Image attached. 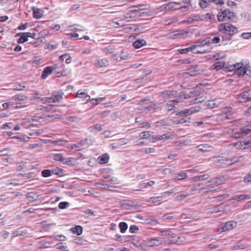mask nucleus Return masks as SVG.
<instances>
[{
  "mask_svg": "<svg viewBox=\"0 0 251 251\" xmlns=\"http://www.w3.org/2000/svg\"><path fill=\"white\" fill-rule=\"evenodd\" d=\"M64 93L62 90L54 91L52 93L50 97L41 98L33 97L32 100H40L43 103H57L59 102L63 98Z\"/></svg>",
  "mask_w": 251,
  "mask_h": 251,
  "instance_id": "f257e3e1",
  "label": "nucleus"
},
{
  "mask_svg": "<svg viewBox=\"0 0 251 251\" xmlns=\"http://www.w3.org/2000/svg\"><path fill=\"white\" fill-rule=\"evenodd\" d=\"M218 29L219 31L223 32L224 33L228 34L231 33L233 35L238 31V29L236 26L228 23L219 24L218 26Z\"/></svg>",
  "mask_w": 251,
  "mask_h": 251,
  "instance_id": "f03ea898",
  "label": "nucleus"
},
{
  "mask_svg": "<svg viewBox=\"0 0 251 251\" xmlns=\"http://www.w3.org/2000/svg\"><path fill=\"white\" fill-rule=\"evenodd\" d=\"M243 156H237L233 157L231 159H224L223 158H221V159H217L215 162H219L224 165L225 166H227L231 165L233 164H234L235 163L241 162L243 161Z\"/></svg>",
  "mask_w": 251,
  "mask_h": 251,
  "instance_id": "7ed1b4c3",
  "label": "nucleus"
},
{
  "mask_svg": "<svg viewBox=\"0 0 251 251\" xmlns=\"http://www.w3.org/2000/svg\"><path fill=\"white\" fill-rule=\"evenodd\" d=\"M232 108L231 107H226L223 109V112L224 114H221L219 115V118L220 120H231L234 118L233 116V112L231 111Z\"/></svg>",
  "mask_w": 251,
  "mask_h": 251,
  "instance_id": "20e7f679",
  "label": "nucleus"
},
{
  "mask_svg": "<svg viewBox=\"0 0 251 251\" xmlns=\"http://www.w3.org/2000/svg\"><path fill=\"white\" fill-rule=\"evenodd\" d=\"M237 100L239 102H245L251 100V90L245 91L239 94L237 97Z\"/></svg>",
  "mask_w": 251,
  "mask_h": 251,
  "instance_id": "39448f33",
  "label": "nucleus"
},
{
  "mask_svg": "<svg viewBox=\"0 0 251 251\" xmlns=\"http://www.w3.org/2000/svg\"><path fill=\"white\" fill-rule=\"evenodd\" d=\"M188 31L184 30H177L174 31L168 34L169 37L172 39L176 38H184L187 36Z\"/></svg>",
  "mask_w": 251,
  "mask_h": 251,
  "instance_id": "423d86ee",
  "label": "nucleus"
},
{
  "mask_svg": "<svg viewBox=\"0 0 251 251\" xmlns=\"http://www.w3.org/2000/svg\"><path fill=\"white\" fill-rule=\"evenodd\" d=\"M220 38L219 37H214L213 38L211 37L206 38L205 39L199 42L201 45V47L204 45L212 44H217L220 42Z\"/></svg>",
  "mask_w": 251,
  "mask_h": 251,
  "instance_id": "0eeeda50",
  "label": "nucleus"
},
{
  "mask_svg": "<svg viewBox=\"0 0 251 251\" xmlns=\"http://www.w3.org/2000/svg\"><path fill=\"white\" fill-rule=\"evenodd\" d=\"M201 47V45L199 42L196 43L195 44L189 48L186 49H179L178 50V52L180 54H184L187 53L189 51H193L194 52H201L199 50H195L197 48Z\"/></svg>",
  "mask_w": 251,
  "mask_h": 251,
  "instance_id": "6e6552de",
  "label": "nucleus"
},
{
  "mask_svg": "<svg viewBox=\"0 0 251 251\" xmlns=\"http://www.w3.org/2000/svg\"><path fill=\"white\" fill-rule=\"evenodd\" d=\"M236 223L233 221H228L225 223V225L220 228L218 231L220 232H225L234 228L236 226Z\"/></svg>",
  "mask_w": 251,
  "mask_h": 251,
  "instance_id": "1a4fd4ad",
  "label": "nucleus"
},
{
  "mask_svg": "<svg viewBox=\"0 0 251 251\" xmlns=\"http://www.w3.org/2000/svg\"><path fill=\"white\" fill-rule=\"evenodd\" d=\"M251 136V129L247 127H243L240 128V131L234 133V137L236 138L242 137L245 135Z\"/></svg>",
  "mask_w": 251,
  "mask_h": 251,
  "instance_id": "9d476101",
  "label": "nucleus"
},
{
  "mask_svg": "<svg viewBox=\"0 0 251 251\" xmlns=\"http://www.w3.org/2000/svg\"><path fill=\"white\" fill-rule=\"evenodd\" d=\"M31 33L29 32H21L17 33L15 35V37H20V38L18 40V43H23L27 41L28 40V37H31V36L30 35Z\"/></svg>",
  "mask_w": 251,
  "mask_h": 251,
  "instance_id": "9b49d317",
  "label": "nucleus"
},
{
  "mask_svg": "<svg viewBox=\"0 0 251 251\" xmlns=\"http://www.w3.org/2000/svg\"><path fill=\"white\" fill-rule=\"evenodd\" d=\"M203 17L200 15H194L190 17L187 18V20H184L183 23H187L188 24H194L195 22L202 21Z\"/></svg>",
  "mask_w": 251,
  "mask_h": 251,
  "instance_id": "f8f14e48",
  "label": "nucleus"
},
{
  "mask_svg": "<svg viewBox=\"0 0 251 251\" xmlns=\"http://www.w3.org/2000/svg\"><path fill=\"white\" fill-rule=\"evenodd\" d=\"M109 64L108 60L106 58L96 59L95 61V66L97 68L107 67Z\"/></svg>",
  "mask_w": 251,
  "mask_h": 251,
  "instance_id": "ddd939ff",
  "label": "nucleus"
},
{
  "mask_svg": "<svg viewBox=\"0 0 251 251\" xmlns=\"http://www.w3.org/2000/svg\"><path fill=\"white\" fill-rule=\"evenodd\" d=\"M33 16L36 19H40L43 15V11L39 8L32 7Z\"/></svg>",
  "mask_w": 251,
  "mask_h": 251,
  "instance_id": "4468645a",
  "label": "nucleus"
},
{
  "mask_svg": "<svg viewBox=\"0 0 251 251\" xmlns=\"http://www.w3.org/2000/svg\"><path fill=\"white\" fill-rule=\"evenodd\" d=\"M195 148L198 151H209L212 149V147L207 144L199 145Z\"/></svg>",
  "mask_w": 251,
  "mask_h": 251,
  "instance_id": "2eb2a0df",
  "label": "nucleus"
},
{
  "mask_svg": "<svg viewBox=\"0 0 251 251\" xmlns=\"http://www.w3.org/2000/svg\"><path fill=\"white\" fill-rule=\"evenodd\" d=\"M62 173L61 169H58V172H55L53 171H51L49 170H44L42 172V176L43 177H46L51 176V174L55 175H60Z\"/></svg>",
  "mask_w": 251,
  "mask_h": 251,
  "instance_id": "dca6fc26",
  "label": "nucleus"
},
{
  "mask_svg": "<svg viewBox=\"0 0 251 251\" xmlns=\"http://www.w3.org/2000/svg\"><path fill=\"white\" fill-rule=\"evenodd\" d=\"M220 103V102L216 100H208L205 102V106L210 108H213L217 107L219 105Z\"/></svg>",
  "mask_w": 251,
  "mask_h": 251,
  "instance_id": "f3484780",
  "label": "nucleus"
},
{
  "mask_svg": "<svg viewBox=\"0 0 251 251\" xmlns=\"http://www.w3.org/2000/svg\"><path fill=\"white\" fill-rule=\"evenodd\" d=\"M53 68H55L54 67H46L43 71L42 74V77L43 79L46 78L47 76H48L51 72L53 71Z\"/></svg>",
  "mask_w": 251,
  "mask_h": 251,
  "instance_id": "a211bd4d",
  "label": "nucleus"
},
{
  "mask_svg": "<svg viewBox=\"0 0 251 251\" xmlns=\"http://www.w3.org/2000/svg\"><path fill=\"white\" fill-rule=\"evenodd\" d=\"M53 158L54 160L56 161H59L60 162H63L64 164H68L71 162L70 160H68V159L63 158L61 154H55L53 155Z\"/></svg>",
  "mask_w": 251,
  "mask_h": 251,
  "instance_id": "6ab92c4d",
  "label": "nucleus"
},
{
  "mask_svg": "<svg viewBox=\"0 0 251 251\" xmlns=\"http://www.w3.org/2000/svg\"><path fill=\"white\" fill-rule=\"evenodd\" d=\"M222 14L225 15L226 20H231L235 17V14L233 12L230 11L228 9H226L222 11Z\"/></svg>",
  "mask_w": 251,
  "mask_h": 251,
  "instance_id": "aec40b11",
  "label": "nucleus"
},
{
  "mask_svg": "<svg viewBox=\"0 0 251 251\" xmlns=\"http://www.w3.org/2000/svg\"><path fill=\"white\" fill-rule=\"evenodd\" d=\"M250 199H251V196L248 195H246V194H243V195H241L234 196L233 197L232 200H236L237 201H240L242 200H249Z\"/></svg>",
  "mask_w": 251,
  "mask_h": 251,
  "instance_id": "412c9836",
  "label": "nucleus"
},
{
  "mask_svg": "<svg viewBox=\"0 0 251 251\" xmlns=\"http://www.w3.org/2000/svg\"><path fill=\"white\" fill-rule=\"evenodd\" d=\"M146 44V42L145 40H143V39H139V40H137L135 41L133 43V46L135 49H139V48L142 47V46L145 45Z\"/></svg>",
  "mask_w": 251,
  "mask_h": 251,
  "instance_id": "4be33fe9",
  "label": "nucleus"
},
{
  "mask_svg": "<svg viewBox=\"0 0 251 251\" xmlns=\"http://www.w3.org/2000/svg\"><path fill=\"white\" fill-rule=\"evenodd\" d=\"M191 142H192L190 139H185L183 140L176 142V145L177 147H181L183 146L190 145Z\"/></svg>",
  "mask_w": 251,
  "mask_h": 251,
  "instance_id": "5701e85b",
  "label": "nucleus"
},
{
  "mask_svg": "<svg viewBox=\"0 0 251 251\" xmlns=\"http://www.w3.org/2000/svg\"><path fill=\"white\" fill-rule=\"evenodd\" d=\"M209 175L208 174H204L202 175L196 176L192 178L193 181H199L201 180H205L209 177Z\"/></svg>",
  "mask_w": 251,
  "mask_h": 251,
  "instance_id": "b1692460",
  "label": "nucleus"
},
{
  "mask_svg": "<svg viewBox=\"0 0 251 251\" xmlns=\"http://www.w3.org/2000/svg\"><path fill=\"white\" fill-rule=\"evenodd\" d=\"M109 159V156L107 153H104L98 157V160L100 164L106 163Z\"/></svg>",
  "mask_w": 251,
  "mask_h": 251,
  "instance_id": "393cba45",
  "label": "nucleus"
},
{
  "mask_svg": "<svg viewBox=\"0 0 251 251\" xmlns=\"http://www.w3.org/2000/svg\"><path fill=\"white\" fill-rule=\"evenodd\" d=\"M225 35L222 37V41L224 43V44H226L227 43L230 41L232 37L233 34L229 33L228 34L224 33Z\"/></svg>",
  "mask_w": 251,
  "mask_h": 251,
  "instance_id": "a878e982",
  "label": "nucleus"
},
{
  "mask_svg": "<svg viewBox=\"0 0 251 251\" xmlns=\"http://www.w3.org/2000/svg\"><path fill=\"white\" fill-rule=\"evenodd\" d=\"M201 16L203 17L202 21L204 20L206 21H213L215 20V15L211 13H207L205 15H201Z\"/></svg>",
  "mask_w": 251,
  "mask_h": 251,
  "instance_id": "bb28decb",
  "label": "nucleus"
},
{
  "mask_svg": "<svg viewBox=\"0 0 251 251\" xmlns=\"http://www.w3.org/2000/svg\"><path fill=\"white\" fill-rule=\"evenodd\" d=\"M243 64L241 63H237L234 65L229 66L227 68H228L229 71H234L235 73L237 71L238 69H240L241 67H242Z\"/></svg>",
  "mask_w": 251,
  "mask_h": 251,
  "instance_id": "cd10ccee",
  "label": "nucleus"
},
{
  "mask_svg": "<svg viewBox=\"0 0 251 251\" xmlns=\"http://www.w3.org/2000/svg\"><path fill=\"white\" fill-rule=\"evenodd\" d=\"M159 239H160V238H159V237L151 238L148 241V244L151 247H153L154 246H157L160 245H161L162 243H161V242L159 244H157V243H155V242H156H156L159 241Z\"/></svg>",
  "mask_w": 251,
  "mask_h": 251,
  "instance_id": "c85d7f7f",
  "label": "nucleus"
},
{
  "mask_svg": "<svg viewBox=\"0 0 251 251\" xmlns=\"http://www.w3.org/2000/svg\"><path fill=\"white\" fill-rule=\"evenodd\" d=\"M72 232L77 235H80L82 232V228L80 226H76L71 229Z\"/></svg>",
  "mask_w": 251,
  "mask_h": 251,
  "instance_id": "c756f323",
  "label": "nucleus"
},
{
  "mask_svg": "<svg viewBox=\"0 0 251 251\" xmlns=\"http://www.w3.org/2000/svg\"><path fill=\"white\" fill-rule=\"evenodd\" d=\"M171 138V136L167 134H164L161 135H156L153 137V139L156 141H160L162 140H167Z\"/></svg>",
  "mask_w": 251,
  "mask_h": 251,
  "instance_id": "7c9ffc66",
  "label": "nucleus"
},
{
  "mask_svg": "<svg viewBox=\"0 0 251 251\" xmlns=\"http://www.w3.org/2000/svg\"><path fill=\"white\" fill-rule=\"evenodd\" d=\"M175 94V92L169 90L164 91L161 93V96L165 98L174 96Z\"/></svg>",
  "mask_w": 251,
  "mask_h": 251,
  "instance_id": "2f4dec72",
  "label": "nucleus"
},
{
  "mask_svg": "<svg viewBox=\"0 0 251 251\" xmlns=\"http://www.w3.org/2000/svg\"><path fill=\"white\" fill-rule=\"evenodd\" d=\"M210 3V0H200L199 4L201 8H205Z\"/></svg>",
  "mask_w": 251,
  "mask_h": 251,
  "instance_id": "473e14b6",
  "label": "nucleus"
},
{
  "mask_svg": "<svg viewBox=\"0 0 251 251\" xmlns=\"http://www.w3.org/2000/svg\"><path fill=\"white\" fill-rule=\"evenodd\" d=\"M226 64L223 61H218V62L215 63L214 64V68L216 70H219L222 68H225V67L227 68V67H226Z\"/></svg>",
  "mask_w": 251,
  "mask_h": 251,
  "instance_id": "72a5a7b5",
  "label": "nucleus"
},
{
  "mask_svg": "<svg viewBox=\"0 0 251 251\" xmlns=\"http://www.w3.org/2000/svg\"><path fill=\"white\" fill-rule=\"evenodd\" d=\"M160 105H161V103H159L150 104L149 106H146L145 108V110H148L149 111H150V110H154L157 108H159L160 106Z\"/></svg>",
  "mask_w": 251,
  "mask_h": 251,
  "instance_id": "f704fd0d",
  "label": "nucleus"
},
{
  "mask_svg": "<svg viewBox=\"0 0 251 251\" xmlns=\"http://www.w3.org/2000/svg\"><path fill=\"white\" fill-rule=\"evenodd\" d=\"M66 120L70 122L78 123L81 121V119L75 116H69L66 118Z\"/></svg>",
  "mask_w": 251,
  "mask_h": 251,
  "instance_id": "c9c22d12",
  "label": "nucleus"
},
{
  "mask_svg": "<svg viewBox=\"0 0 251 251\" xmlns=\"http://www.w3.org/2000/svg\"><path fill=\"white\" fill-rule=\"evenodd\" d=\"M32 39H37V40L36 42H32V45H34L35 47H37L42 42V40L40 37H38V36L35 33H32Z\"/></svg>",
  "mask_w": 251,
  "mask_h": 251,
  "instance_id": "e433bc0d",
  "label": "nucleus"
},
{
  "mask_svg": "<svg viewBox=\"0 0 251 251\" xmlns=\"http://www.w3.org/2000/svg\"><path fill=\"white\" fill-rule=\"evenodd\" d=\"M149 5L147 4H139L138 5L133 6L132 7H130L129 9H132L134 8H138L139 10H145L149 9Z\"/></svg>",
  "mask_w": 251,
  "mask_h": 251,
  "instance_id": "4c0bfd02",
  "label": "nucleus"
},
{
  "mask_svg": "<svg viewBox=\"0 0 251 251\" xmlns=\"http://www.w3.org/2000/svg\"><path fill=\"white\" fill-rule=\"evenodd\" d=\"M187 175L185 172H181L176 174V176L174 178L175 180H179L185 179Z\"/></svg>",
  "mask_w": 251,
  "mask_h": 251,
  "instance_id": "58836bf2",
  "label": "nucleus"
},
{
  "mask_svg": "<svg viewBox=\"0 0 251 251\" xmlns=\"http://www.w3.org/2000/svg\"><path fill=\"white\" fill-rule=\"evenodd\" d=\"M121 60H126L130 57L129 54L126 51L122 50L120 55Z\"/></svg>",
  "mask_w": 251,
  "mask_h": 251,
  "instance_id": "ea45409f",
  "label": "nucleus"
},
{
  "mask_svg": "<svg viewBox=\"0 0 251 251\" xmlns=\"http://www.w3.org/2000/svg\"><path fill=\"white\" fill-rule=\"evenodd\" d=\"M103 125L100 124H96L94 126H91L89 127V129L90 131H92L94 129L99 131L103 129Z\"/></svg>",
  "mask_w": 251,
  "mask_h": 251,
  "instance_id": "a19ab883",
  "label": "nucleus"
},
{
  "mask_svg": "<svg viewBox=\"0 0 251 251\" xmlns=\"http://www.w3.org/2000/svg\"><path fill=\"white\" fill-rule=\"evenodd\" d=\"M247 67H241L240 69H238L237 71L235 72V74L238 75L239 76H244L245 75L246 70Z\"/></svg>",
  "mask_w": 251,
  "mask_h": 251,
  "instance_id": "79ce46f5",
  "label": "nucleus"
},
{
  "mask_svg": "<svg viewBox=\"0 0 251 251\" xmlns=\"http://www.w3.org/2000/svg\"><path fill=\"white\" fill-rule=\"evenodd\" d=\"M159 235L162 236H167L172 235L171 229H168L166 230H160L159 232Z\"/></svg>",
  "mask_w": 251,
  "mask_h": 251,
  "instance_id": "37998d69",
  "label": "nucleus"
},
{
  "mask_svg": "<svg viewBox=\"0 0 251 251\" xmlns=\"http://www.w3.org/2000/svg\"><path fill=\"white\" fill-rule=\"evenodd\" d=\"M119 226L122 233H125L127 228V225L125 222H121Z\"/></svg>",
  "mask_w": 251,
  "mask_h": 251,
  "instance_id": "c03bdc74",
  "label": "nucleus"
},
{
  "mask_svg": "<svg viewBox=\"0 0 251 251\" xmlns=\"http://www.w3.org/2000/svg\"><path fill=\"white\" fill-rule=\"evenodd\" d=\"M27 233L26 231L21 230H15L12 232L13 236L14 237H17L19 236H23Z\"/></svg>",
  "mask_w": 251,
  "mask_h": 251,
  "instance_id": "a18cd8bd",
  "label": "nucleus"
},
{
  "mask_svg": "<svg viewBox=\"0 0 251 251\" xmlns=\"http://www.w3.org/2000/svg\"><path fill=\"white\" fill-rule=\"evenodd\" d=\"M232 145L236 147V148L239 150H245L244 144L243 143V141L237 142Z\"/></svg>",
  "mask_w": 251,
  "mask_h": 251,
  "instance_id": "49530a36",
  "label": "nucleus"
},
{
  "mask_svg": "<svg viewBox=\"0 0 251 251\" xmlns=\"http://www.w3.org/2000/svg\"><path fill=\"white\" fill-rule=\"evenodd\" d=\"M190 195L189 194H181L176 197L175 199L176 201H181Z\"/></svg>",
  "mask_w": 251,
  "mask_h": 251,
  "instance_id": "de8ad7c7",
  "label": "nucleus"
},
{
  "mask_svg": "<svg viewBox=\"0 0 251 251\" xmlns=\"http://www.w3.org/2000/svg\"><path fill=\"white\" fill-rule=\"evenodd\" d=\"M200 109H201V107L199 105H196L194 107L189 108V112L190 113L191 115L199 111L200 110Z\"/></svg>",
  "mask_w": 251,
  "mask_h": 251,
  "instance_id": "09e8293b",
  "label": "nucleus"
},
{
  "mask_svg": "<svg viewBox=\"0 0 251 251\" xmlns=\"http://www.w3.org/2000/svg\"><path fill=\"white\" fill-rule=\"evenodd\" d=\"M220 181V182L222 181V178L221 177H214L213 179H211L209 180L208 182V183H209L211 185H214L215 184H217L218 181Z\"/></svg>",
  "mask_w": 251,
  "mask_h": 251,
  "instance_id": "8fccbe9b",
  "label": "nucleus"
},
{
  "mask_svg": "<svg viewBox=\"0 0 251 251\" xmlns=\"http://www.w3.org/2000/svg\"><path fill=\"white\" fill-rule=\"evenodd\" d=\"M25 99V96L20 94L16 95L12 97V100H23Z\"/></svg>",
  "mask_w": 251,
  "mask_h": 251,
  "instance_id": "3c124183",
  "label": "nucleus"
},
{
  "mask_svg": "<svg viewBox=\"0 0 251 251\" xmlns=\"http://www.w3.org/2000/svg\"><path fill=\"white\" fill-rule=\"evenodd\" d=\"M105 99V97H102V98H98L97 99H93L91 100V101L92 102V104L97 105L100 102H101L102 100H104Z\"/></svg>",
  "mask_w": 251,
  "mask_h": 251,
  "instance_id": "603ef678",
  "label": "nucleus"
},
{
  "mask_svg": "<svg viewBox=\"0 0 251 251\" xmlns=\"http://www.w3.org/2000/svg\"><path fill=\"white\" fill-rule=\"evenodd\" d=\"M70 205V203L68 202L64 201L61 202L58 205V207L60 209H63L68 207Z\"/></svg>",
  "mask_w": 251,
  "mask_h": 251,
  "instance_id": "864d4df0",
  "label": "nucleus"
},
{
  "mask_svg": "<svg viewBox=\"0 0 251 251\" xmlns=\"http://www.w3.org/2000/svg\"><path fill=\"white\" fill-rule=\"evenodd\" d=\"M56 249L61 250L62 251H69L67 246H65L62 243H58L56 245Z\"/></svg>",
  "mask_w": 251,
  "mask_h": 251,
  "instance_id": "5fc2aeb1",
  "label": "nucleus"
},
{
  "mask_svg": "<svg viewBox=\"0 0 251 251\" xmlns=\"http://www.w3.org/2000/svg\"><path fill=\"white\" fill-rule=\"evenodd\" d=\"M166 105L167 106V110L169 111L174 110L175 107V104L173 103V101H170V100L167 102Z\"/></svg>",
  "mask_w": 251,
  "mask_h": 251,
  "instance_id": "6e6d98bb",
  "label": "nucleus"
},
{
  "mask_svg": "<svg viewBox=\"0 0 251 251\" xmlns=\"http://www.w3.org/2000/svg\"><path fill=\"white\" fill-rule=\"evenodd\" d=\"M40 243L41 244V245L40 246V247H44V248H49L50 246V243L47 241L45 240H41L40 242Z\"/></svg>",
  "mask_w": 251,
  "mask_h": 251,
  "instance_id": "4d7b16f0",
  "label": "nucleus"
},
{
  "mask_svg": "<svg viewBox=\"0 0 251 251\" xmlns=\"http://www.w3.org/2000/svg\"><path fill=\"white\" fill-rule=\"evenodd\" d=\"M161 200V197H151L149 201L151 202L152 203H155L158 201H159Z\"/></svg>",
  "mask_w": 251,
  "mask_h": 251,
  "instance_id": "13d9d810",
  "label": "nucleus"
},
{
  "mask_svg": "<svg viewBox=\"0 0 251 251\" xmlns=\"http://www.w3.org/2000/svg\"><path fill=\"white\" fill-rule=\"evenodd\" d=\"M241 17L245 20L250 21L251 20V16L250 14L247 13H243L241 14Z\"/></svg>",
  "mask_w": 251,
  "mask_h": 251,
  "instance_id": "bf43d9fd",
  "label": "nucleus"
},
{
  "mask_svg": "<svg viewBox=\"0 0 251 251\" xmlns=\"http://www.w3.org/2000/svg\"><path fill=\"white\" fill-rule=\"evenodd\" d=\"M243 143L244 144L245 150L251 148V141L244 140Z\"/></svg>",
  "mask_w": 251,
  "mask_h": 251,
  "instance_id": "052dcab7",
  "label": "nucleus"
},
{
  "mask_svg": "<svg viewBox=\"0 0 251 251\" xmlns=\"http://www.w3.org/2000/svg\"><path fill=\"white\" fill-rule=\"evenodd\" d=\"M229 196V195L228 194H224L217 196L216 198H217L218 201H221L225 198H228Z\"/></svg>",
  "mask_w": 251,
  "mask_h": 251,
  "instance_id": "680f3d73",
  "label": "nucleus"
},
{
  "mask_svg": "<svg viewBox=\"0 0 251 251\" xmlns=\"http://www.w3.org/2000/svg\"><path fill=\"white\" fill-rule=\"evenodd\" d=\"M241 36L245 39H251V32H245L243 33Z\"/></svg>",
  "mask_w": 251,
  "mask_h": 251,
  "instance_id": "e2e57ef3",
  "label": "nucleus"
},
{
  "mask_svg": "<svg viewBox=\"0 0 251 251\" xmlns=\"http://www.w3.org/2000/svg\"><path fill=\"white\" fill-rule=\"evenodd\" d=\"M138 227L135 225H132L129 227V231L131 233H136L138 231Z\"/></svg>",
  "mask_w": 251,
  "mask_h": 251,
  "instance_id": "0e129e2a",
  "label": "nucleus"
},
{
  "mask_svg": "<svg viewBox=\"0 0 251 251\" xmlns=\"http://www.w3.org/2000/svg\"><path fill=\"white\" fill-rule=\"evenodd\" d=\"M43 133V130L42 129H32V136L33 135H39Z\"/></svg>",
  "mask_w": 251,
  "mask_h": 251,
  "instance_id": "69168bd1",
  "label": "nucleus"
},
{
  "mask_svg": "<svg viewBox=\"0 0 251 251\" xmlns=\"http://www.w3.org/2000/svg\"><path fill=\"white\" fill-rule=\"evenodd\" d=\"M244 180L246 183L251 182V172L248 173L244 177Z\"/></svg>",
  "mask_w": 251,
  "mask_h": 251,
  "instance_id": "338daca9",
  "label": "nucleus"
},
{
  "mask_svg": "<svg viewBox=\"0 0 251 251\" xmlns=\"http://www.w3.org/2000/svg\"><path fill=\"white\" fill-rule=\"evenodd\" d=\"M103 52L107 54H110L113 52V49L110 46L103 49Z\"/></svg>",
  "mask_w": 251,
  "mask_h": 251,
  "instance_id": "774afa93",
  "label": "nucleus"
}]
</instances>
